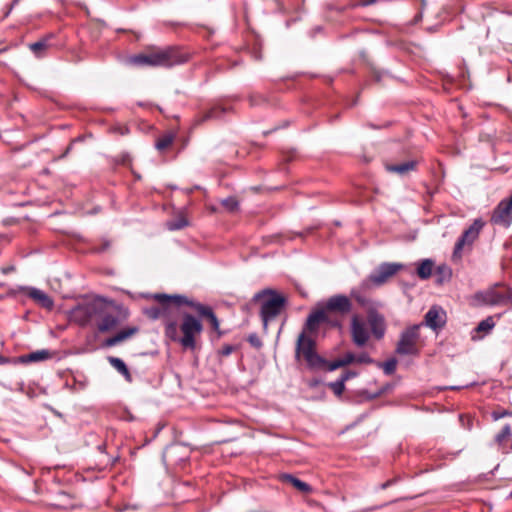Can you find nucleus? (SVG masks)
<instances>
[{
    "label": "nucleus",
    "instance_id": "38",
    "mask_svg": "<svg viewBox=\"0 0 512 512\" xmlns=\"http://www.w3.org/2000/svg\"><path fill=\"white\" fill-rule=\"evenodd\" d=\"M512 416V411L506 409H497L492 411L491 417L494 421L500 420L504 417Z\"/></svg>",
    "mask_w": 512,
    "mask_h": 512
},
{
    "label": "nucleus",
    "instance_id": "18",
    "mask_svg": "<svg viewBox=\"0 0 512 512\" xmlns=\"http://www.w3.org/2000/svg\"><path fill=\"white\" fill-rule=\"evenodd\" d=\"M494 443L501 453L509 454L512 452V427L510 424H505L494 436Z\"/></svg>",
    "mask_w": 512,
    "mask_h": 512
},
{
    "label": "nucleus",
    "instance_id": "37",
    "mask_svg": "<svg viewBox=\"0 0 512 512\" xmlns=\"http://www.w3.org/2000/svg\"><path fill=\"white\" fill-rule=\"evenodd\" d=\"M144 314L151 320H162V312L160 304L158 306H151L144 310Z\"/></svg>",
    "mask_w": 512,
    "mask_h": 512
},
{
    "label": "nucleus",
    "instance_id": "3",
    "mask_svg": "<svg viewBox=\"0 0 512 512\" xmlns=\"http://www.w3.org/2000/svg\"><path fill=\"white\" fill-rule=\"evenodd\" d=\"M182 318L181 324L176 323V336L169 338L173 342H178L184 349H196V337L203 331L201 320L187 311L180 312Z\"/></svg>",
    "mask_w": 512,
    "mask_h": 512
},
{
    "label": "nucleus",
    "instance_id": "42",
    "mask_svg": "<svg viewBox=\"0 0 512 512\" xmlns=\"http://www.w3.org/2000/svg\"><path fill=\"white\" fill-rule=\"evenodd\" d=\"M356 363L360 364H373L374 360L370 357V355L366 352H363L356 356Z\"/></svg>",
    "mask_w": 512,
    "mask_h": 512
},
{
    "label": "nucleus",
    "instance_id": "39",
    "mask_svg": "<svg viewBox=\"0 0 512 512\" xmlns=\"http://www.w3.org/2000/svg\"><path fill=\"white\" fill-rule=\"evenodd\" d=\"M267 102V99L261 94H251L249 96V103L251 106L262 105Z\"/></svg>",
    "mask_w": 512,
    "mask_h": 512
},
{
    "label": "nucleus",
    "instance_id": "44",
    "mask_svg": "<svg viewBox=\"0 0 512 512\" xmlns=\"http://www.w3.org/2000/svg\"><path fill=\"white\" fill-rule=\"evenodd\" d=\"M343 367L356 362V356L352 352H347L342 358H339Z\"/></svg>",
    "mask_w": 512,
    "mask_h": 512
},
{
    "label": "nucleus",
    "instance_id": "5",
    "mask_svg": "<svg viewBox=\"0 0 512 512\" xmlns=\"http://www.w3.org/2000/svg\"><path fill=\"white\" fill-rule=\"evenodd\" d=\"M301 355L310 369H321L326 363V359L316 351V341L305 332L298 335L296 342L295 357L298 359Z\"/></svg>",
    "mask_w": 512,
    "mask_h": 512
},
{
    "label": "nucleus",
    "instance_id": "15",
    "mask_svg": "<svg viewBox=\"0 0 512 512\" xmlns=\"http://www.w3.org/2000/svg\"><path fill=\"white\" fill-rule=\"evenodd\" d=\"M367 322L373 336L377 340H381L386 333V322L384 316L375 309H369L367 313Z\"/></svg>",
    "mask_w": 512,
    "mask_h": 512
},
{
    "label": "nucleus",
    "instance_id": "50",
    "mask_svg": "<svg viewBox=\"0 0 512 512\" xmlns=\"http://www.w3.org/2000/svg\"><path fill=\"white\" fill-rule=\"evenodd\" d=\"M394 482H395V480H393V479L387 480L386 482H384L380 485V489L385 490L388 487H390L391 485H393Z\"/></svg>",
    "mask_w": 512,
    "mask_h": 512
},
{
    "label": "nucleus",
    "instance_id": "32",
    "mask_svg": "<svg viewBox=\"0 0 512 512\" xmlns=\"http://www.w3.org/2000/svg\"><path fill=\"white\" fill-rule=\"evenodd\" d=\"M378 366L383 368V371L386 375H392L396 371L397 359L390 358L385 362L378 363Z\"/></svg>",
    "mask_w": 512,
    "mask_h": 512
},
{
    "label": "nucleus",
    "instance_id": "46",
    "mask_svg": "<svg viewBox=\"0 0 512 512\" xmlns=\"http://www.w3.org/2000/svg\"><path fill=\"white\" fill-rule=\"evenodd\" d=\"M247 340L253 347L259 348L262 346L261 340L255 333L250 334Z\"/></svg>",
    "mask_w": 512,
    "mask_h": 512
},
{
    "label": "nucleus",
    "instance_id": "8",
    "mask_svg": "<svg viewBox=\"0 0 512 512\" xmlns=\"http://www.w3.org/2000/svg\"><path fill=\"white\" fill-rule=\"evenodd\" d=\"M473 300L478 305L484 306L512 305V289L506 287L504 290H498L493 287L484 291H478L474 294Z\"/></svg>",
    "mask_w": 512,
    "mask_h": 512
},
{
    "label": "nucleus",
    "instance_id": "53",
    "mask_svg": "<svg viewBox=\"0 0 512 512\" xmlns=\"http://www.w3.org/2000/svg\"><path fill=\"white\" fill-rule=\"evenodd\" d=\"M9 363V358L3 356V355H0V365H5Z\"/></svg>",
    "mask_w": 512,
    "mask_h": 512
},
{
    "label": "nucleus",
    "instance_id": "28",
    "mask_svg": "<svg viewBox=\"0 0 512 512\" xmlns=\"http://www.w3.org/2000/svg\"><path fill=\"white\" fill-rule=\"evenodd\" d=\"M495 327V321L492 316H488L484 320L480 321L476 328L474 329V332L476 333H483V335H486L491 332V330Z\"/></svg>",
    "mask_w": 512,
    "mask_h": 512
},
{
    "label": "nucleus",
    "instance_id": "41",
    "mask_svg": "<svg viewBox=\"0 0 512 512\" xmlns=\"http://www.w3.org/2000/svg\"><path fill=\"white\" fill-rule=\"evenodd\" d=\"M91 137H92V134H91V133H87V134H84V135H82V136H79V137H76L75 139H73V140L71 141V143L69 144V146L66 148V150H65V152L63 153L62 157L66 156V155L70 152V150H71V148H72V146H73L74 144H76L77 142L83 141V140H85L86 138H91Z\"/></svg>",
    "mask_w": 512,
    "mask_h": 512
},
{
    "label": "nucleus",
    "instance_id": "33",
    "mask_svg": "<svg viewBox=\"0 0 512 512\" xmlns=\"http://www.w3.org/2000/svg\"><path fill=\"white\" fill-rule=\"evenodd\" d=\"M222 206L229 212H235L239 208V201L236 197L230 196L221 201Z\"/></svg>",
    "mask_w": 512,
    "mask_h": 512
},
{
    "label": "nucleus",
    "instance_id": "23",
    "mask_svg": "<svg viewBox=\"0 0 512 512\" xmlns=\"http://www.w3.org/2000/svg\"><path fill=\"white\" fill-rule=\"evenodd\" d=\"M418 162L416 160H410L399 164H385V169L390 173H396L401 176L406 175L411 171H415Z\"/></svg>",
    "mask_w": 512,
    "mask_h": 512
},
{
    "label": "nucleus",
    "instance_id": "48",
    "mask_svg": "<svg viewBox=\"0 0 512 512\" xmlns=\"http://www.w3.org/2000/svg\"><path fill=\"white\" fill-rule=\"evenodd\" d=\"M377 0H355L353 6L357 7V6H362V7H365V6H369V5H372L374 3H376Z\"/></svg>",
    "mask_w": 512,
    "mask_h": 512
},
{
    "label": "nucleus",
    "instance_id": "7",
    "mask_svg": "<svg viewBox=\"0 0 512 512\" xmlns=\"http://www.w3.org/2000/svg\"><path fill=\"white\" fill-rule=\"evenodd\" d=\"M422 324H414L405 328L401 333L396 344L395 352L401 356H418L420 349L418 342L420 339V328Z\"/></svg>",
    "mask_w": 512,
    "mask_h": 512
},
{
    "label": "nucleus",
    "instance_id": "10",
    "mask_svg": "<svg viewBox=\"0 0 512 512\" xmlns=\"http://www.w3.org/2000/svg\"><path fill=\"white\" fill-rule=\"evenodd\" d=\"M484 223L481 219H475L473 223L462 233L455 243L453 256L461 257L462 250L466 244H472L479 236Z\"/></svg>",
    "mask_w": 512,
    "mask_h": 512
},
{
    "label": "nucleus",
    "instance_id": "19",
    "mask_svg": "<svg viewBox=\"0 0 512 512\" xmlns=\"http://www.w3.org/2000/svg\"><path fill=\"white\" fill-rule=\"evenodd\" d=\"M21 289L25 290L27 292V295L41 307H43L47 310L53 309L54 301L44 291L34 288V287L21 288Z\"/></svg>",
    "mask_w": 512,
    "mask_h": 512
},
{
    "label": "nucleus",
    "instance_id": "29",
    "mask_svg": "<svg viewBox=\"0 0 512 512\" xmlns=\"http://www.w3.org/2000/svg\"><path fill=\"white\" fill-rule=\"evenodd\" d=\"M174 138L175 135L172 133H167L163 135L156 141L155 148L159 151H164L173 143Z\"/></svg>",
    "mask_w": 512,
    "mask_h": 512
},
{
    "label": "nucleus",
    "instance_id": "16",
    "mask_svg": "<svg viewBox=\"0 0 512 512\" xmlns=\"http://www.w3.org/2000/svg\"><path fill=\"white\" fill-rule=\"evenodd\" d=\"M191 309L195 311L200 317L206 318L209 321L212 329L216 331L219 336L222 335L220 331V322L210 306L193 300Z\"/></svg>",
    "mask_w": 512,
    "mask_h": 512
},
{
    "label": "nucleus",
    "instance_id": "17",
    "mask_svg": "<svg viewBox=\"0 0 512 512\" xmlns=\"http://www.w3.org/2000/svg\"><path fill=\"white\" fill-rule=\"evenodd\" d=\"M402 268L401 264L383 263L375 273L371 274L370 280L375 284H383L388 278L395 275Z\"/></svg>",
    "mask_w": 512,
    "mask_h": 512
},
{
    "label": "nucleus",
    "instance_id": "12",
    "mask_svg": "<svg viewBox=\"0 0 512 512\" xmlns=\"http://www.w3.org/2000/svg\"><path fill=\"white\" fill-rule=\"evenodd\" d=\"M323 308L327 314L330 312L347 315L352 311V302L348 296L336 294L327 299Z\"/></svg>",
    "mask_w": 512,
    "mask_h": 512
},
{
    "label": "nucleus",
    "instance_id": "43",
    "mask_svg": "<svg viewBox=\"0 0 512 512\" xmlns=\"http://www.w3.org/2000/svg\"><path fill=\"white\" fill-rule=\"evenodd\" d=\"M236 350V346L234 345H230V344H225L222 346V348L218 351V354L220 356H229L231 355L234 351Z\"/></svg>",
    "mask_w": 512,
    "mask_h": 512
},
{
    "label": "nucleus",
    "instance_id": "55",
    "mask_svg": "<svg viewBox=\"0 0 512 512\" xmlns=\"http://www.w3.org/2000/svg\"><path fill=\"white\" fill-rule=\"evenodd\" d=\"M319 384V380H313L312 383H311V386H316Z\"/></svg>",
    "mask_w": 512,
    "mask_h": 512
},
{
    "label": "nucleus",
    "instance_id": "4",
    "mask_svg": "<svg viewBox=\"0 0 512 512\" xmlns=\"http://www.w3.org/2000/svg\"><path fill=\"white\" fill-rule=\"evenodd\" d=\"M263 299L260 309V317L264 327L268 322L276 318L286 305V298L273 289H264L256 293L252 301Z\"/></svg>",
    "mask_w": 512,
    "mask_h": 512
},
{
    "label": "nucleus",
    "instance_id": "27",
    "mask_svg": "<svg viewBox=\"0 0 512 512\" xmlns=\"http://www.w3.org/2000/svg\"><path fill=\"white\" fill-rule=\"evenodd\" d=\"M108 361L121 375L124 376V378L127 381H129V382L132 381V376L130 374V371L122 359L117 358V357H109Z\"/></svg>",
    "mask_w": 512,
    "mask_h": 512
},
{
    "label": "nucleus",
    "instance_id": "45",
    "mask_svg": "<svg viewBox=\"0 0 512 512\" xmlns=\"http://www.w3.org/2000/svg\"><path fill=\"white\" fill-rule=\"evenodd\" d=\"M105 457H106V460L101 461V463H103L102 469L112 468L115 465V463L118 461V456H116V457L105 456Z\"/></svg>",
    "mask_w": 512,
    "mask_h": 512
},
{
    "label": "nucleus",
    "instance_id": "30",
    "mask_svg": "<svg viewBox=\"0 0 512 512\" xmlns=\"http://www.w3.org/2000/svg\"><path fill=\"white\" fill-rule=\"evenodd\" d=\"M226 112V108L222 106H214L207 110L203 115V120L218 119Z\"/></svg>",
    "mask_w": 512,
    "mask_h": 512
},
{
    "label": "nucleus",
    "instance_id": "20",
    "mask_svg": "<svg viewBox=\"0 0 512 512\" xmlns=\"http://www.w3.org/2000/svg\"><path fill=\"white\" fill-rule=\"evenodd\" d=\"M368 287V281H363L360 286L354 287L350 291L351 298L363 308H370L372 306L371 299L366 295Z\"/></svg>",
    "mask_w": 512,
    "mask_h": 512
},
{
    "label": "nucleus",
    "instance_id": "14",
    "mask_svg": "<svg viewBox=\"0 0 512 512\" xmlns=\"http://www.w3.org/2000/svg\"><path fill=\"white\" fill-rule=\"evenodd\" d=\"M323 323H329V317L324 308L313 310L307 317L303 327L305 335L317 333Z\"/></svg>",
    "mask_w": 512,
    "mask_h": 512
},
{
    "label": "nucleus",
    "instance_id": "35",
    "mask_svg": "<svg viewBox=\"0 0 512 512\" xmlns=\"http://www.w3.org/2000/svg\"><path fill=\"white\" fill-rule=\"evenodd\" d=\"M51 353L48 350H38L30 353L27 358L31 362L43 361L50 358Z\"/></svg>",
    "mask_w": 512,
    "mask_h": 512
},
{
    "label": "nucleus",
    "instance_id": "34",
    "mask_svg": "<svg viewBox=\"0 0 512 512\" xmlns=\"http://www.w3.org/2000/svg\"><path fill=\"white\" fill-rule=\"evenodd\" d=\"M327 386L333 391V393L337 397H341L345 390V382L340 378H338L334 382H329Z\"/></svg>",
    "mask_w": 512,
    "mask_h": 512
},
{
    "label": "nucleus",
    "instance_id": "31",
    "mask_svg": "<svg viewBox=\"0 0 512 512\" xmlns=\"http://www.w3.org/2000/svg\"><path fill=\"white\" fill-rule=\"evenodd\" d=\"M436 274L438 276V282L443 283L451 278L452 271L447 265H440L437 267Z\"/></svg>",
    "mask_w": 512,
    "mask_h": 512
},
{
    "label": "nucleus",
    "instance_id": "24",
    "mask_svg": "<svg viewBox=\"0 0 512 512\" xmlns=\"http://www.w3.org/2000/svg\"><path fill=\"white\" fill-rule=\"evenodd\" d=\"M424 319L425 324L434 330L441 328L445 323V321L440 315L439 310L436 307L430 308L428 312L425 314Z\"/></svg>",
    "mask_w": 512,
    "mask_h": 512
},
{
    "label": "nucleus",
    "instance_id": "2",
    "mask_svg": "<svg viewBox=\"0 0 512 512\" xmlns=\"http://www.w3.org/2000/svg\"><path fill=\"white\" fill-rule=\"evenodd\" d=\"M152 297L161 306L165 336L175 338L177 316L183 312V306L192 307L193 299L181 294L168 295L165 293H156Z\"/></svg>",
    "mask_w": 512,
    "mask_h": 512
},
{
    "label": "nucleus",
    "instance_id": "11",
    "mask_svg": "<svg viewBox=\"0 0 512 512\" xmlns=\"http://www.w3.org/2000/svg\"><path fill=\"white\" fill-rule=\"evenodd\" d=\"M491 223L508 228L512 223V193L509 198L501 200L494 208Z\"/></svg>",
    "mask_w": 512,
    "mask_h": 512
},
{
    "label": "nucleus",
    "instance_id": "51",
    "mask_svg": "<svg viewBox=\"0 0 512 512\" xmlns=\"http://www.w3.org/2000/svg\"><path fill=\"white\" fill-rule=\"evenodd\" d=\"M110 247V242L109 241H104L102 246L100 248L97 249V252H104L106 251L108 248Z\"/></svg>",
    "mask_w": 512,
    "mask_h": 512
},
{
    "label": "nucleus",
    "instance_id": "25",
    "mask_svg": "<svg viewBox=\"0 0 512 512\" xmlns=\"http://www.w3.org/2000/svg\"><path fill=\"white\" fill-rule=\"evenodd\" d=\"M434 261L431 259H423L417 263V275L420 279L426 280L432 275Z\"/></svg>",
    "mask_w": 512,
    "mask_h": 512
},
{
    "label": "nucleus",
    "instance_id": "13",
    "mask_svg": "<svg viewBox=\"0 0 512 512\" xmlns=\"http://www.w3.org/2000/svg\"><path fill=\"white\" fill-rule=\"evenodd\" d=\"M350 332L352 341L357 347L365 346L370 338L365 322L356 315L352 317Z\"/></svg>",
    "mask_w": 512,
    "mask_h": 512
},
{
    "label": "nucleus",
    "instance_id": "47",
    "mask_svg": "<svg viewBox=\"0 0 512 512\" xmlns=\"http://www.w3.org/2000/svg\"><path fill=\"white\" fill-rule=\"evenodd\" d=\"M356 376H357L356 372L347 370V371L343 372L339 378L342 379L346 383V381H348L349 379H352Z\"/></svg>",
    "mask_w": 512,
    "mask_h": 512
},
{
    "label": "nucleus",
    "instance_id": "22",
    "mask_svg": "<svg viewBox=\"0 0 512 512\" xmlns=\"http://www.w3.org/2000/svg\"><path fill=\"white\" fill-rule=\"evenodd\" d=\"M137 332H138L137 327H129V328L123 329V330L119 331L118 333H116L114 336L105 339V341L103 342V347L116 346L117 344L128 339L129 337H131L132 335H134Z\"/></svg>",
    "mask_w": 512,
    "mask_h": 512
},
{
    "label": "nucleus",
    "instance_id": "6",
    "mask_svg": "<svg viewBox=\"0 0 512 512\" xmlns=\"http://www.w3.org/2000/svg\"><path fill=\"white\" fill-rule=\"evenodd\" d=\"M102 303L103 300L100 298L79 303L70 311V319L82 327L96 322Z\"/></svg>",
    "mask_w": 512,
    "mask_h": 512
},
{
    "label": "nucleus",
    "instance_id": "36",
    "mask_svg": "<svg viewBox=\"0 0 512 512\" xmlns=\"http://www.w3.org/2000/svg\"><path fill=\"white\" fill-rule=\"evenodd\" d=\"M188 220L185 217H179L167 223L169 230H180L188 226Z\"/></svg>",
    "mask_w": 512,
    "mask_h": 512
},
{
    "label": "nucleus",
    "instance_id": "1",
    "mask_svg": "<svg viewBox=\"0 0 512 512\" xmlns=\"http://www.w3.org/2000/svg\"><path fill=\"white\" fill-rule=\"evenodd\" d=\"M188 55L179 47L169 46L165 48L149 47L145 52L131 58V63L141 66L170 68L174 65L185 63Z\"/></svg>",
    "mask_w": 512,
    "mask_h": 512
},
{
    "label": "nucleus",
    "instance_id": "21",
    "mask_svg": "<svg viewBox=\"0 0 512 512\" xmlns=\"http://www.w3.org/2000/svg\"><path fill=\"white\" fill-rule=\"evenodd\" d=\"M278 479L282 483H287L292 485L294 488L299 490L300 492L304 494H310L313 491V488L306 482L298 479L292 474L289 473H282L278 476Z\"/></svg>",
    "mask_w": 512,
    "mask_h": 512
},
{
    "label": "nucleus",
    "instance_id": "9",
    "mask_svg": "<svg viewBox=\"0 0 512 512\" xmlns=\"http://www.w3.org/2000/svg\"><path fill=\"white\" fill-rule=\"evenodd\" d=\"M121 321L122 318L120 317V313L118 311L111 310L103 301L101 312L98 314L96 319L98 332H111L121 323Z\"/></svg>",
    "mask_w": 512,
    "mask_h": 512
},
{
    "label": "nucleus",
    "instance_id": "49",
    "mask_svg": "<svg viewBox=\"0 0 512 512\" xmlns=\"http://www.w3.org/2000/svg\"><path fill=\"white\" fill-rule=\"evenodd\" d=\"M122 165H128L131 162L130 155L125 153L120 156V159L118 161Z\"/></svg>",
    "mask_w": 512,
    "mask_h": 512
},
{
    "label": "nucleus",
    "instance_id": "40",
    "mask_svg": "<svg viewBox=\"0 0 512 512\" xmlns=\"http://www.w3.org/2000/svg\"><path fill=\"white\" fill-rule=\"evenodd\" d=\"M341 367H343V365H342L340 359L338 358L333 361L326 360V363L324 364V366L322 368H325L328 371H335Z\"/></svg>",
    "mask_w": 512,
    "mask_h": 512
},
{
    "label": "nucleus",
    "instance_id": "26",
    "mask_svg": "<svg viewBox=\"0 0 512 512\" xmlns=\"http://www.w3.org/2000/svg\"><path fill=\"white\" fill-rule=\"evenodd\" d=\"M53 37L52 34L42 38L41 40L29 44V49L35 54L37 57L43 56L45 51L49 47V40Z\"/></svg>",
    "mask_w": 512,
    "mask_h": 512
},
{
    "label": "nucleus",
    "instance_id": "52",
    "mask_svg": "<svg viewBox=\"0 0 512 512\" xmlns=\"http://www.w3.org/2000/svg\"><path fill=\"white\" fill-rule=\"evenodd\" d=\"M386 391V388H382L380 389L379 391H377L376 393H374L371 398H377L379 396H381L384 392Z\"/></svg>",
    "mask_w": 512,
    "mask_h": 512
},
{
    "label": "nucleus",
    "instance_id": "54",
    "mask_svg": "<svg viewBox=\"0 0 512 512\" xmlns=\"http://www.w3.org/2000/svg\"><path fill=\"white\" fill-rule=\"evenodd\" d=\"M98 449L99 451L105 456V449H106V446L105 444H101L98 446Z\"/></svg>",
    "mask_w": 512,
    "mask_h": 512
}]
</instances>
